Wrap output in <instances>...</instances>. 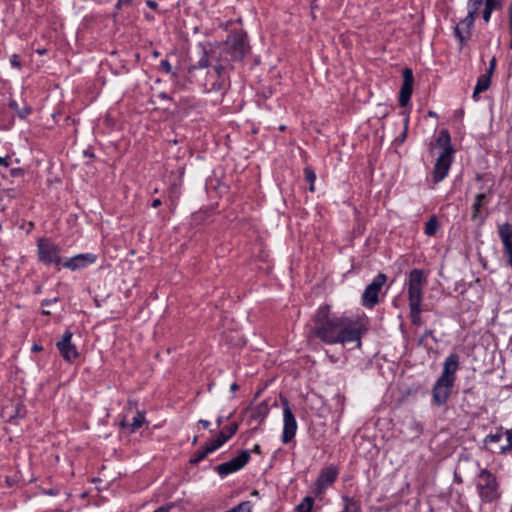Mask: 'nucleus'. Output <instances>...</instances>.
Wrapping results in <instances>:
<instances>
[{
  "label": "nucleus",
  "mask_w": 512,
  "mask_h": 512,
  "mask_svg": "<svg viewBox=\"0 0 512 512\" xmlns=\"http://www.w3.org/2000/svg\"><path fill=\"white\" fill-rule=\"evenodd\" d=\"M475 18V15L468 13L467 16L458 24L465 30L467 36L471 35V29L474 25Z\"/></svg>",
  "instance_id": "nucleus-25"
},
{
  "label": "nucleus",
  "mask_w": 512,
  "mask_h": 512,
  "mask_svg": "<svg viewBox=\"0 0 512 512\" xmlns=\"http://www.w3.org/2000/svg\"><path fill=\"white\" fill-rule=\"evenodd\" d=\"M345 502H346V505L342 512H352V507L356 508V504L352 500L345 498Z\"/></svg>",
  "instance_id": "nucleus-37"
},
{
  "label": "nucleus",
  "mask_w": 512,
  "mask_h": 512,
  "mask_svg": "<svg viewBox=\"0 0 512 512\" xmlns=\"http://www.w3.org/2000/svg\"><path fill=\"white\" fill-rule=\"evenodd\" d=\"M468 462H469L468 459L461 460L460 464H459V468L461 467L462 464H466Z\"/></svg>",
  "instance_id": "nucleus-58"
},
{
  "label": "nucleus",
  "mask_w": 512,
  "mask_h": 512,
  "mask_svg": "<svg viewBox=\"0 0 512 512\" xmlns=\"http://www.w3.org/2000/svg\"><path fill=\"white\" fill-rule=\"evenodd\" d=\"M9 107L12 110H14L17 113V115L22 119L26 118L32 112L30 106L24 104L22 107H20L17 101L14 99H11L9 101Z\"/></svg>",
  "instance_id": "nucleus-22"
},
{
  "label": "nucleus",
  "mask_w": 512,
  "mask_h": 512,
  "mask_svg": "<svg viewBox=\"0 0 512 512\" xmlns=\"http://www.w3.org/2000/svg\"><path fill=\"white\" fill-rule=\"evenodd\" d=\"M43 492L47 495L54 496L59 493V490L58 489H49V490H44Z\"/></svg>",
  "instance_id": "nucleus-45"
},
{
  "label": "nucleus",
  "mask_w": 512,
  "mask_h": 512,
  "mask_svg": "<svg viewBox=\"0 0 512 512\" xmlns=\"http://www.w3.org/2000/svg\"><path fill=\"white\" fill-rule=\"evenodd\" d=\"M491 75L484 73L477 79L476 86L473 91V99L478 100V94L486 91L491 84Z\"/></svg>",
  "instance_id": "nucleus-19"
},
{
  "label": "nucleus",
  "mask_w": 512,
  "mask_h": 512,
  "mask_svg": "<svg viewBox=\"0 0 512 512\" xmlns=\"http://www.w3.org/2000/svg\"><path fill=\"white\" fill-rule=\"evenodd\" d=\"M146 5H147L148 7H150L151 9H156V8L158 7L157 2L152 1V0H147V1H146Z\"/></svg>",
  "instance_id": "nucleus-44"
},
{
  "label": "nucleus",
  "mask_w": 512,
  "mask_h": 512,
  "mask_svg": "<svg viewBox=\"0 0 512 512\" xmlns=\"http://www.w3.org/2000/svg\"><path fill=\"white\" fill-rule=\"evenodd\" d=\"M197 439H198V437L195 436L194 439H193V444H195L197 442Z\"/></svg>",
  "instance_id": "nucleus-60"
},
{
  "label": "nucleus",
  "mask_w": 512,
  "mask_h": 512,
  "mask_svg": "<svg viewBox=\"0 0 512 512\" xmlns=\"http://www.w3.org/2000/svg\"><path fill=\"white\" fill-rule=\"evenodd\" d=\"M492 12H493L492 10L486 9V8L484 7L482 17H483V20H484L486 23L490 21V18H491V14H492Z\"/></svg>",
  "instance_id": "nucleus-39"
},
{
  "label": "nucleus",
  "mask_w": 512,
  "mask_h": 512,
  "mask_svg": "<svg viewBox=\"0 0 512 512\" xmlns=\"http://www.w3.org/2000/svg\"><path fill=\"white\" fill-rule=\"evenodd\" d=\"M483 4H484V0H469L468 1V8H469L468 13L477 16L478 11L480 10V8L482 7Z\"/></svg>",
  "instance_id": "nucleus-31"
},
{
  "label": "nucleus",
  "mask_w": 512,
  "mask_h": 512,
  "mask_svg": "<svg viewBox=\"0 0 512 512\" xmlns=\"http://www.w3.org/2000/svg\"><path fill=\"white\" fill-rule=\"evenodd\" d=\"M476 488L483 502L491 503L500 497L497 478L486 468L480 469L477 475Z\"/></svg>",
  "instance_id": "nucleus-4"
},
{
  "label": "nucleus",
  "mask_w": 512,
  "mask_h": 512,
  "mask_svg": "<svg viewBox=\"0 0 512 512\" xmlns=\"http://www.w3.org/2000/svg\"><path fill=\"white\" fill-rule=\"evenodd\" d=\"M509 24H510V27H512V1H511V4L509 6Z\"/></svg>",
  "instance_id": "nucleus-52"
},
{
  "label": "nucleus",
  "mask_w": 512,
  "mask_h": 512,
  "mask_svg": "<svg viewBox=\"0 0 512 512\" xmlns=\"http://www.w3.org/2000/svg\"><path fill=\"white\" fill-rule=\"evenodd\" d=\"M239 389V386L237 383H233L231 386H230V390L235 392Z\"/></svg>",
  "instance_id": "nucleus-53"
},
{
  "label": "nucleus",
  "mask_w": 512,
  "mask_h": 512,
  "mask_svg": "<svg viewBox=\"0 0 512 512\" xmlns=\"http://www.w3.org/2000/svg\"><path fill=\"white\" fill-rule=\"evenodd\" d=\"M459 361L460 357L457 353H451L445 359L441 376L437 379L432 388V401L436 406H443L447 403L456 381Z\"/></svg>",
  "instance_id": "nucleus-2"
},
{
  "label": "nucleus",
  "mask_w": 512,
  "mask_h": 512,
  "mask_svg": "<svg viewBox=\"0 0 512 512\" xmlns=\"http://www.w3.org/2000/svg\"><path fill=\"white\" fill-rule=\"evenodd\" d=\"M212 52V45H203L202 46V57L197 62V64L192 65L188 69V74L190 80H193L194 78H200L203 76L204 72L209 68V55Z\"/></svg>",
  "instance_id": "nucleus-14"
},
{
  "label": "nucleus",
  "mask_w": 512,
  "mask_h": 512,
  "mask_svg": "<svg viewBox=\"0 0 512 512\" xmlns=\"http://www.w3.org/2000/svg\"><path fill=\"white\" fill-rule=\"evenodd\" d=\"M42 349H43L42 346L39 344H34L32 346V351H34V352L42 351Z\"/></svg>",
  "instance_id": "nucleus-50"
},
{
  "label": "nucleus",
  "mask_w": 512,
  "mask_h": 512,
  "mask_svg": "<svg viewBox=\"0 0 512 512\" xmlns=\"http://www.w3.org/2000/svg\"><path fill=\"white\" fill-rule=\"evenodd\" d=\"M162 99H170V97L166 93H161L159 95Z\"/></svg>",
  "instance_id": "nucleus-57"
},
{
  "label": "nucleus",
  "mask_w": 512,
  "mask_h": 512,
  "mask_svg": "<svg viewBox=\"0 0 512 512\" xmlns=\"http://www.w3.org/2000/svg\"><path fill=\"white\" fill-rule=\"evenodd\" d=\"M439 228V222L436 216H431L425 224L424 232L428 236H434Z\"/></svg>",
  "instance_id": "nucleus-24"
},
{
  "label": "nucleus",
  "mask_w": 512,
  "mask_h": 512,
  "mask_svg": "<svg viewBox=\"0 0 512 512\" xmlns=\"http://www.w3.org/2000/svg\"><path fill=\"white\" fill-rule=\"evenodd\" d=\"M495 67H496V58L492 57V59L489 62V67H488L486 73L492 76L495 71Z\"/></svg>",
  "instance_id": "nucleus-36"
},
{
  "label": "nucleus",
  "mask_w": 512,
  "mask_h": 512,
  "mask_svg": "<svg viewBox=\"0 0 512 512\" xmlns=\"http://www.w3.org/2000/svg\"><path fill=\"white\" fill-rule=\"evenodd\" d=\"M504 434L507 438V444L499 447L500 454H506L508 451L512 450V428L506 430Z\"/></svg>",
  "instance_id": "nucleus-30"
},
{
  "label": "nucleus",
  "mask_w": 512,
  "mask_h": 512,
  "mask_svg": "<svg viewBox=\"0 0 512 512\" xmlns=\"http://www.w3.org/2000/svg\"><path fill=\"white\" fill-rule=\"evenodd\" d=\"M433 337V331L430 329L425 330L421 338L419 339V343H422L426 338Z\"/></svg>",
  "instance_id": "nucleus-40"
},
{
  "label": "nucleus",
  "mask_w": 512,
  "mask_h": 512,
  "mask_svg": "<svg viewBox=\"0 0 512 512\" xmlns=\"http://www.w3.org/2000/svg\"><path fill=\"white\" fill-rule=\"evenodd\" d=\"M72 332L69 330L65 331L62 339L57 342L56 346L61 354V356L69 362H72L78 357V352L76 347L71 343Z\"/></svg>",
  "instance_id": "nucleus-15"
},
{
  "label": "nucleus",
  "mask_w": 512,
  "mask_h": 512,
  "mask_svg": "<svg viewBox=\"0 0 512 512\" xmlns=\"http://www.w3.org/2000/svg\"><path fill=\"white\" fill-rule=\"evenodd\" d=\"M436 143L440 147H443V151H446L448 148L453 149V147L451 145L450 134H449L448 130H446V129H442L439 132L438 137L436 139Z\"/></svg>",
  "instance_id": "nucleus-23"
},
{
  "label": "nucleus",
  "mask_w": 512,
  "mask_h": 512,
  "mask_svg": "<svg viewBox=\"0 0 512 512\" xmlns=\"http://www.w3.org/2000/svg\"><path fill=\"white\" fill-rule=\"evenodd\" d=\"M249 46L247 44L246 34L232 32L223 43V51L230 55L231 61H240L245 57Z\"/></svg>",
  "instance_id": "nucleus-6"
},
{
  "label": "nucleus",
  "mask_w": 512,
  "mask_h": 512,
  "mask_svg": "<svg viewBox=\"0 0 512 512\" xmlns=\"http://www.w3.org/2000/svg\"><path fill=\"white\" fill-rule=\"evenodd\" d=\"M226 512H252V505L250 501H243Z\"/></svg>",
  "instance_id": "nucleus-29"
},
{
  "label": "nucleus",
  "mask_w": 512,
  "mask_h": 512,
  "mask_svg": "<svg viewBox=\"0 0 512 512\" xmlns=\"http://www.w3.org/2000/svg\"><path fill=\"white\" fill-rule=\"evenodd\" d=\"M200 425L203 426V428H208L210 425V422L208 420L200 419L198 422Z\"/></svg>",
  "instance_id": "nucleus-46"
},
{
  "label": "nucleus",
  "mask_w": 512,
  "mask_h": 512,
  "mask_svg": "<svg viewBox=\"0 0 512 512\" xmlns=\"http://www.w3.org/2000/svg\"><path fill=\"white\" fill-rule=\"evenodd\" d=\"M230 425L224 427V429L220 433H224L226 436L229 434V431L227 430Z\"/></svg>",
  "instance_id": "nucleus-55"
},
{
  "label": "nucleus",
  "mask_w": 512,
  "mask_h": 512,
  "mask_svg": "<svg viewBox=\"0 0 512 512\" xmlns=\"http://www.w3.org/2000/svg\"><path fill=\"white\" fill-rule=\"evenodd\" d=\"M43 314L49 315V314H50V312H48V311H43Z\"/></svg>",
  "instance_id": "nucleus-61"
},
{
  "label": "nucleus",
  "mask_w": 512,
  "mask_h": 512,
  "mask_svg": "<svg viewBox=\"0 0 512 512\" xmlns=\"http://www.w3.org/2000/svg\"><path fill=\"white\" fill-rule=\"evenodd\" d=\"M481 178H482V177H481V175H479V174H478V175H477V179H478V180H481Z\"/></svg>",
  "instance_id": "nucleus-62"
},
{
  "label": "nucleus",
  "mask_w": 512,
  "mask_h": 512,
  "mask_svg": "<svg viewBox=\"0 0 512 512\" xmlns=\"http://www.w3.org/2000/svg\"><path fill=\"white\" fill-rule=\"evenodd\" d=\"M504 433L502 431V428L500 427L498 431L495 434H489L484 438L483 444L484 448L489 450L490 452H496V449L491 447L492 444L498 443L501 441Z\"/></svg>",
  "instance_id": "nucleus-21"
},
{
  "label": "nucleus",
  "mask_w": 512,
  "mask_h": 512,
  "mask_svg": "<svg viewBox=\"0 0 512 512\" xmlns=\"http://www.w3.org/2000/svg\"><path fill=\"white\" fill-rule=\"evenodd\" d=\"M249 459V452L243 450L238 456L232 458L230 461L217 465L215 470L220 476H226L243 468L248 463Z\"/></svg>",
  "instance_id": "nucleus-13"
},
{
  "label": "nucleus",
  "mask_w": 512,
  "mask_h": 512,
  "mask_svg": "<svg viewBox=\"0 0 512 512\" xmlns=\"http://www.w3.org/2000/svg\"><path fill=\"white\" fill-rule=\"evenodd\" d=\"M229 434L226 436L224 433H219L216 439L211 440L206 443L204 447L197 450L193 457L190 459L191 464H198L200 461L205 459L209 453L214 452L219 447H221L224 443H226L238 430V423L233 422L227 429Z\"/></svg>",
  "instance_id": "nucleus-7"
},
{
  "label": "nucleus",
  "mask_w": 512,
  "mask_h": 512,
  "mask_svg": "<svg viewBox=\"0 0 512 512\" xmlns=\"http://www.w3.org/2000/svg\"><path fill=\"white\" fill-rule=\"evenodd\" d=\"M304 175H305L306 181L310 184L309 190L311 192H313L314 191V183L316 180V174H315L314 170L311 167L307 166L304 168Z\"/></svg>",
  "instance_id": "nucleus-28"
},
{
  "label": "nucleus",
  "mask_w": 512,
  "mask_h": 512,
  "mask_svg": "<svg viewBox=\"0 0 512 512\" xmlns=\"http://www.w3.org/2000/svg\"><path fill=\"white\" fill-rule=\"evenodd\" d=\"M56 301H57V298H54V299H52V300H47V299H46V300H43V301H42V306L50 305L51 303L56 302Z\"/></svg>",
  "instance_id": "nucleus-48"
},
{
  "label": "nucleus",
  "mask_w": 512,
  "mask_h": 512,
  "mask_svg": "<svg viewBox=\"0 0 512 512\" xmlns=\"http://www.w3.org/2000/svg\"><path fill=\"white\" fill-rule=\"evenodd\" d=\"M314 505V499L310 496H306L300 504L296 506L297 512H312Z\"/></svg>",
  "instance_id": "nucleus-26"
},
{
  "label": "nucleus",
  "mask_w": 512,
  "mask_h": 512,
  "mask_svg": "<svg viewBox=\"0 0 512 512\" xmlns=\"http://www.w3.org/2000/svg\"><path fill=\"white\" fill-rule=\"evenodd\" d=\"M203 86L205 92H218L225 88L228 75L223 65H215L204 72L200 78H194Z\"/></svg>",
  "instance_id": "nucleus-5"
},
{
  "label": "nucleus",
  "mask_w": 512,
  "mask_h": 512,
  "mask_svg": "<svg viewBox=\"0 0 512 512\" xmlns=\"http://www.w3.org/2000/svg\"><path fill=\"white\" fill-rule=\"evenodd\" d=\"M145 422V415L143 412L138 411L137 414L133 417V422L131 423V431L134 432L142 427Z\"/></svg>",
  "instance_id": "nucleus-27"
},
{
  "label": "nucleus",
  "mask_w": 512,
  "mask_h": 512,
  "mask_svg": "<svg viewBox=\"0 0 512 512\" xmlns=\"http://www.w3.org/2000/svg\"><path fill=\"white\" fill-rule=\"evenodd\" d=\"M309 337H316L328 345L357 342L361 345V337L365 328L361 323L349 317L331 314L330 306H320L312 317Z\"/></svg>",
  "instance_id": "nucleus-1"
},
{
  "label": "nucleus",
  "mask_w": 512,
  "mask_h": 512,
  "mask_svg": "<svg viewBox=\"0 0 512 512\" xmlns=\"http://www.w3.org/2000/svg\"><path fill=\"white\" fill-rule=\"evenodd\" d=\"M454 149L448 148L446 151H442L436 160L433 169V182H441L448 174L449 169L453 160Z\"/></svg>",
  "instance_id": "nucleus-12"
},
{
  "label": "nucleus",
  "mask_w": 512,
  "mask_h": 512,
  "mask_svg": "<svg viewBox=\"0 0 512 512\" xmlns=\"http://www.w3.org/2000/svg\"><path fill=\"white\" fill-rule=\"evenodd\" d=\"M10 64H11L13 67L17 68V69H20V68H21L22 64H21V62H20V60H19V56H18L17 54H13V55L11 56V58H10Z\"/></svg>",
  "instance_id": "nucleus-34"
},
{
  "label": "nucleus",
  "mask_w": 512,
  "mask_h": 512,
  "mask_svg": "<svg viewBox=\"0 0 512 512\" xmlns=\"http://www.w3.org/2000/svg\"><path fill=\"white\" fill-rule=\"evenodd\" d=\"M11 175L14 177L23 175V170L21 168H15L11 170Z\"/></svg>",
  "instance_id": "nucleus-43"
},
{
  "label": "nucleus",
  "mask_w": 512,
  "mask_h": 512,
  "mask_svg": "<svg viewBox=\"0 0 512 512\" xmlns=\"http://www.w3.org/2000/svg\"><path fill=\"white\" fill-rule=\"evenodd\" d=\"M60 247L46 238L37 243L38 259L46 265L61 264Z\"/></svg>",
  "instance_id": "nucleus-8"
},
{
  "label": "nucleus",
  "mask_w": 512,
  "mask_h": 512,
  "mask_svg": "<svg viewBox=\"0 0 512 512\" xmlns=\"http://www.w3.org/2000/svg\"><path fill=\"white\" fill-rule=\"evenodd\" d=\"M387 276L379 273L372 282L365 288L362 294V305L366 308H374L379 302V293L386 283Z\"/></svg>",
  "instance_id": "nucleus-9"
},
{
  "label": "nucleus",
  "mask_w": 512,
  "mask_h": 512,
  "mask_svg": "<svg viewBox=\"0 0 512 512\" xmlns=\"http://www.w3.org/2000/svg\"><path fill=\"white\" fill-rule=\"evenodd\" d=\"M252 452L256 453V454H261V447H260V445H258V444L254 445V447L252 449Z\"/></svg>",
  "instance_id": "nucleus-49"
},
{
  "label": "nucleus",
  "mask_w": 512,
  "mask_h": 512,
  "mask_svg": "<svg viewBox=\"0 0 512 512\" xmlns=\"http://www.w3.org/2000/svg\"><path fill=\"white\" fill-rule=\"evenodd\" d=\"M10 159V156L0 157V166L8 167L9 163L8 160Z\"/></svg>",
  "instance_id": "nucleus-41"
},
{
  "label": "nucleus",
  "mask_w": 512,
  "mask_h": 512,
  "mask_svg": "<svg viewBox=\"0 0 512 512\" xmlns=\"http://www.w3.org/2000/svg\"><path fill=\"white\" fill-rule=\"evenodd\" d=\"M427 280L423 270L413 269L408 277V300L410 309V319L413 325L421 326L423 324L421 314V303L423 297V288Z\"/></svg>",
  "instance_id": "nucleus-3"
},
{
  "label": "nucleus",
  "mask_w": 512,
  "mask_h": 512,
  "mask_svg": "<svg viewBox=\"0 0 512 512\" xmlns=\"http://www.w3.org/2000/svg\"><path fill=\"white\" fill-rule=\"evenodd\" d=\"M172 505H164L159 508H157L154 512H169Z\"/></svg>",
  "instance_id": "nucleus-42"
},
{
  "label": "nucleus",
  "mask_w": 512,
  "mask_h": 512,
  "mask_svg": "<svg viewBox=\"0 0 512 512\" xmlns=\"http://www.w3.org/2000/svg\"><path fill=\"white\" fill-rule=\"evenodd\" d=\"M338 477V469L330 465L322 469L313 485V494L316 497H321L325 490L331 486Z\"/></svg>",
  "instance_id": "nucleus-10"
},
{
  "label": "nucleus",
  "mask_w": 512,
  "mask_h": 512,
  "mask_svg": "<svg viewBox=\"0 0 512 512\" xmlns=\"http://www.w3.org/2000/svg\"><path fill=\"white\" fill-rule=\"evenodd\" d=\"M132 0H118L115 5V10L118 12L124 5H130Z\"/></svg>",
  "instance_id": "nucleus-38"
},
{
  "label": "nucleus",
  "mask_w": 512,
  "mask_h": 512,
  "mask_svg": "<svg viewBox=\"0 0 512 512\" xmlns=\"http://www.w3.org/2000/svg\"><path fill=\"white\" fill-rule=\"evenodd\" d=\"M489 203V199L485 193H479L475 196V201L472 205L471 220L476 221L479 218L481 209Z\"/></svg>",
  "instance_id": "nucleus-18"
},
{
  "label": "nucleus",
  "mask_w": 512,
  "mask_h": 512,
  "mask_svg": "<svg viewBox=\"0 0 512 512\" xmlns=\"http://www.w3.org/2000/svg\"><path fill=\"white\" fill-rule=\"evenodd\" d=\"M160 68L166 73H171L172 71V66L168 60H162L160 63Z\"/></svg>",
  "instance_id": "nucleus-35"
},
{
  "label": "nucleus",
  "mask_w": 512,
  "mask_h": 512,
  "mask_svg": "<svg viewBox=\"0 0 512 512\" xmlns=\"http://www.w3.org/2000/svg\"><path fill=\"white\" fill-rule=\"evenodd\" d=\"M268 413H269L268 403L266 401H263L251 409L250 418L261 423L264 421V419L266 418Z\"/></svg>",
  "instance_id": "nucleus-20"
},
{
  "label": "nucleus",
  "mask_w": 512,
  "mask_h": 512,
  "mask_svg": "<svg viewBox=\"0 0 512 512\" xmlns=\"http://www.w3.org/2000/svg\"><path fill=\"white\" fill-rule=\"evenodd\" d=\"M502 6L501 0H484V7L489 10H497Z\"/></svg>",
  "instance_id": "nucleus-33"
},
{
  "label": "nucleus",
  "mask_w": 512,
  "mask_h": 512,
  "mask_svg": "<svg viewBox=\"0 0 512 512\" xmlns=\"http://www.w3.org/2000/svg\"><path fill=\"white\" fill-rule=\"evenodd\" d=\"M216 422H217V426H220V425L223 423V417H222V416H219V417L217 418V421H216Z\"/></svg>",
  "instance_id": "nucleus-54"
},
{
  "label": "nucleus",
  "mask_w": 512,
  "mask_h": 512,
  "mask_svg": "<svg viewBox=\"0 0 512 512\" xmlns=\"http://www.w3.org/2000/svg\"><path fill=\"white\" fill-rule=\"evenodd\" d=\"M160 205H161V200H160V199H155V200H153V202H152V207H153V208H157V207H159Z\"/></svg>",
  "instance_id": "nucleus-51"
},
{
  "label": "nucleus",
  "mask_w": 512,
  "mask_h": 512,
  "mask_svg": "<svg viewBox=\"0 0 512 512\" xmlns=\"http://www.w3.org/2000/svg\"><path fill=\"white\" fill-rule=\"evenodd\" d=\"M454 481L458 484L463 482L462 477L457 472L454 473Z\"/></svg>",
  "instance_id": "nucleus-47"
},
{
  "label": "nucleus",
  "mask_w": 512,
  "mask_h": 512,
  "mask_svg": "<svg viewBox=\"0 0 512 512\" xmlns=\"http://www.w3.org/2000/svg\"><path fill=\"white\" fill-rule=\"evenodd\" d=\"M455 36L460 41V46L463 47L470 36H467L465 30L461 26L457 25L454 29Z\"/></svg>",
  "instance_id": "nucleus-32"
},
{
  "label": "nucleus",
  "mask_w": 512,
  "mask_h": 512,
  "mask_svg": "<svg viewBox=\"0 0 512 512\" xmlns=\"http://www.w3.org/2000/svg\"><path fill=\"white\" fill-rule=\"evenodd\" d=\"M251 495H252V496H255V497H259V495H260V494H259V491H258V490H253V491L251 492Z\"/></svg>",
  "instance_id": "nucleus-56"
},
{
  "label": "nucleus",
  "mask_w": 512,
  "mask_h": 512,
  "mask_svg": "<svg viewBox=\"0 0 512 512\" xmlns=\"http://www.w3.org/2000/svg\"><path fill=\"white\" fill-rule=\"evenodd\" d=\"M510 32H511V42H510V48L512 49V27H510Z\"/></svg>",
  "instance_id": "nucleus-59"
},
{
  "label": "nucleus",
  "mask_w": 512,
  "mask_h": 512,
  "mask_svg": "<svg viewBox=\"0 0 512 512\" xmlns=\"http://www.w3.org/2000/svg\"><path fill=\"white\" fill-rule=\"evenodd\" d=\"M96 255L91 253L78 254L65 262L62 265L71 270H77L86 267L96 261Z\"/></svg>",
  "instance_id": "nucleus-17"
},
{
  "label": "nucleus",
  "mask_w": 512,
  "mask_h": 512,
  "mask_svg": "<svg viewBox=\"0 0 512 512\" xmlns=\"http://www.w3.org/2000/svg\"><path fill=\"white\" fill-rule=\"evenodd\" d=\"M283 405V434H282V442L287 444L289 443L295 436L297 431V422L295 416L289 406V402L286 398H282Z\"/></svg>",
  "instance_id": "nucleus-11"
},
{
  "label": "nucleus",
  "mask_w": 512,
  "mask_h": 512,
  "mask_svg": "<svg viewBox=\"0 0 512 512\" xmlns=\"http://www.w3.org/2000/svg\"><path fill=\"white\" fill-rule=\"evenodd\" d=\"M413 72L410 68H405L403 70V84L399 94V104L401 107H404L410 101L412 92H413Z\"/></svg>",
  "instance_id": "nucleus-16"
},
{
  "label": "nucleus",
  "mask_w": 512,
  "mask_h": 512,
  "mask_svg": "<svg viewBox=\"0 0 512 512\" xmlns=\"http://www.w3.org/2000/svg\"><path fill=\"white\" fill-rule=\"evenodd\" d=\"M483 222H484V218L482 217V218L480 219V223L482 224Z\"/></svg>",
  "instance_id": "nucleus-63"
}]
</instances>
